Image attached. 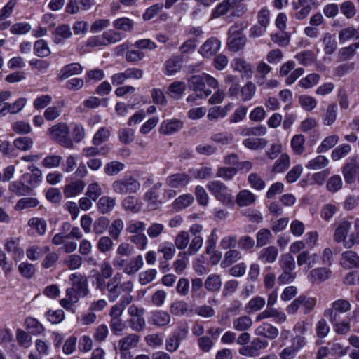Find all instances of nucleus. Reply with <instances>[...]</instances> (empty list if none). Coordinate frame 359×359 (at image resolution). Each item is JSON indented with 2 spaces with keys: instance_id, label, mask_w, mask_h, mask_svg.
<instances>
[{
  "instance_id": "30",
  "label": "nucleus",
  "mask_w": 359,
  "mask_h": 359,
  "mask_svg": "<svg viewBox=\"0 0 359 359\" xmlns=\"http://www.w3.org/2000/svg\"><path fill=\"white\" fill-rule=\"evenodd\" d=\"M144 264L143 257L139 255L130 259V261L123 269V273L128 275H133L137 273Z\"/></svg>"
},
{
  "instance_id": "61",
  "label": "nucleus",
  "mask_w": 359,
  "mask_h": 359,
  "mask_svg": "<svg viewBox=\"0 0 359 359\" xmlns=\"http://www.w3.org/2000/svg\"><path fill=\"white\" fill-rule=\"evenodd\" d=\"M34 53L39 57H47L50 54V50L47 42L43 39L37 40L34 44Z\"/></svg>"
},
{
  "instance_id": "18",
  "label": "nucleus",
  "mask_w": 359,
  "mask_h": 359,
  "mask_svg": "<svg viewBox=\"0 0 359 359\" xmlns=\"http://www.w3.org/2000/svg\"><path fill=\"white\" fill-rule=\"evenodd\" d=\"M241 0H224L212 12L213 18H219L234 8Z\"/></svg>"
},
{
  "instance_id": "21",
  "label": "nucleus",
  "mask_w": 359,
  "mask_h": 359,
  "mask_svg": "<svg viewBox=\"0 0 359 359\" xmlns=\"http://www.w3.org/2000/svg\"><path fill=\"white\" fill-rule=\"evenodd\" d=\"M340 264L345 269L358 266L359 264V256L353 251H345L341 254Z\"/></svg>"
},
{
  "instance_id": "33",
  "label": "nucleus",
  "mask_w": 359,
  "mask_h": 359,
  "mask_svg": "<svg viewBox=\"0 0 359 359\" xmlns=\"http://www.w3.org/2000/svg\"><path fill=\"white\" fill-rule=\"evenodd\" d=\"M140 341V336L136 334H129L118 341V346L121 350L135 348Z\"/></svg>"
},
{
  "instance_id": "27",
  "label": "nucleus",
  "mask_w": 359,
  "mask_h": 359,
  "mask_svg": "<svg viewBox=\"0 0 359 359\" xmlns=\"http://www.w3.org/2000/svg\"><path fill=\"white\" fill-rule=\"evenodd\" d=\"M358 171L359 164L356 161H351L347 163L343 169V175L345 182L347 184H352L354 182Z\"/></svg>"
},
{
  "instance_id": "45",
  "label": "nucleus",
  "mask_w": 359,
  "mask_h": 359,
  "mask_svg": "<svg viewBox=\"0 0 359 359\" xmlns=\"http://www.w3.org/2000/svg\"><path fill=\"white\" fill-rule=\"evenodd\" d=\"M181 69V62L179 58L168 59L164 64V72L166 75L172 76Z\"/></svg>"
},
{
  "instance_id": "14",
  "label": "nucleus",
  "mask_w": 359,
  "mask_h": 359,
  "mask_svg": "<svg viewBox=\"0 0 359 359\" xmlns=\"http://www.w3.org/2000/svg\"><path fill=\"white\" fill-rule=\"evenodd\" d=\"M332 273V271L327 268H316L309 272L308 279L311 283H320L328 280Z\"/></svg>"
},
{
  "instance_id": "42",
  "label": "nucleus",
  "mask_w": 359,
  "mask_h": 359,
  "mask_svg": "<svg viewBox=\"0 0 359 359\" xmlns=\"http://www.w3.org/2000/svg\"><path fill=\"white\" fill-rule=\"evenodd\" d=\"M328 163L329 160L327 157L323 155H318L310 160L306 164L305 167L309 170H319L325 168Z\"/></svg>"
},
{
  "instance_id": "47",
  "label": "nucleus",
  "mask_w": 359,
  "mask_h": 359,
  "mask_svg": "<svg viewBox=\"0 0 359 359\" xmlns=\"http://www.w3.org/2000/svg\"><path fill=\"white\" fill-rule=\"evenodd\" d=\"M124 168V163L119 161H113L105 164L104 172L108 176H114L123 170Z\"/></svg>"
},
{
  "instance_id": "52",
  "label": "nucleus",
  "mask_w": 359,
  "mask_h": 359,
  "mask_svg": "<svg viewBox=\"0 0 359 359\" xmlns=\"http://www.w3.org/2000/svg\"><path fill=\"white\" fill-rule=\"evenodd\" d=\"M203 244V239L201 236H196L193 237L191 243L189 245L188 250L187 252H180L179 254V257L181 255H188L190 256L194 255L196 252L201 248Z\"/></svg>"
},
{
  "instance_id": "41",
  "label": "nucleus",
  "mask_w": 359,
  "mask_h": 359,
  "mask_svg": "<svg viewBox=\"0 0 359 359\" xmlns=\"http://www.w3.org/2000/svg\"><path fill=\"white\" fill-rule=\"evenodd\" d=\"M266 301L259 296L252 298L245 305V310L248 313H254L260 311L264 307Z\"/></svg>"
},
{
  "instance_id": "13",
  "label": "nucleus",
  "mask_w": 359,
  "mask_h": 359,
  "mask_svg": "<svg viewBox=\"0 0 359 359\" xmlns=\"http://www.w3.org/2000/svg\"><path fill=\"white\" fill-rule=\"evenodd\" d=\"M269 318H273L277 323H283L286 320V316L284 312L280 311L273 307L268 306L257 316L255 320L256 321H261Z\"/></svg>"
},
{
  "instance_id": "3",
  "label": "nucleus",
  "mask_w": 359,
  "mask_h": 359,
  "mask_svg": "<svg viewBox=\"0 0 359 359\" xmlns=\"http://www.w3.org/2000/svg\"><path fill=\"white\" fill-rule=\"evenodd\" d=\"M48 133L51 140L60 146L67 149L74 147V142L69 135V128L67 123H59L55 124L49 128Z\"/></svg>"
},
{
  "instance_id": "25",
  "label": "nucleus",
  "mask_w": 359,
  "mask_h": 359,
  "mask_svg": "<svg viewBox=\"0 0 359 359\" xmlns=\"http://www.w3.org/2000/svg\"><path fill=\"white\" fill-rule=\"evenodd\" d=\"M116 205V198L104 196L100 198L97 203V208L101 214H108L111 212Z\"/></svg>"
},
{
  "instance_id": "19",
  "label": "nucleus",
  "mask_w": 359,
  "mask_h": 359,
  "mask_svg": "<svg viewBox=\"0 0 359 359\" xmlns=\"http://www.w3.org/2000/svg\"><path fill=\"white\" fill-rule=\"evenodd\" d=\"M52 34L53 42L56 44H60L71 37L72 31L69 25L62 24L57 27L52 32Z\"/></svg>"
},
{
  "instance_id": "56",
  "label": "nucleus",
  "mask_w": 359,
  "mask_h": 359,
  "mask_svg": "<svg viewBox=\"0 0 359 359\" xmlns=\"http://www.w3.org/2000/svg\"><path fill=\"white\" fill-rule=\"evenodd\" d=\"M158 251L163 254L164 259L170 260L173 258L176 250L174 244L165 242L159 245Z\"/></svg>"
},
{
  "instance_id": "35",
  "label": "nucleus",
  "mask_w": 359,
  "mask_h": 359,
  "mask_svg": "<svg viewBox=\"0 0 359 359\" xmlns=\"http://www.w3.org/2000/svg\"><path fill=\"white\" fill-rule=\"evenodd\" d=\"M323 50L326 55L333 54L337 48L335 36L330 33H326L323 39Z\"/></svg>"
},
{
  "instance_id": "32",
  "label": "nucleus",
  "mask_w": 359,
  "mask_h": 359,
  "mask_svg": "<svg viewBox=\"0 0 359 359\" xmlns=\"http://www.w3.org/2000/svg\"><path fill=\"white\" fill-rule=\"evenodd\" d=\"M305 137L302 134L294 135L291 139V148L295 155H301L305 151Z\"/></svg>"
},
{
  "instance_id": "6",
  "label": "nucleus",
  "mask_w": 359,
  "mask_h": 359,
  "mask_svg": "<svg viewBox=\"0 0 359 359\" xmlns=\"http://www.w3.org/2000/svg\"><path fill=\"white\" fill-rule=\"evenodd\" d=\"M209 191L220 202L227 205L232 201V196L228 187L221 181L213 180L208 182Z\"/></svg>"
},
{
  "instance_id": "48",
  "label": "nucleus",
  "mask_w": 359,
  "mask_h": 359,
  "mask_svg": "<svg viewBox=\"0 0 359 359\" xmlns=\"http://www.w3.org/2000/svg\"><path fill=\"white\" fill-rule=\"evenodd\" d=\"M113 26L116 29L132 32L134 29V21L128 18L123 17L115 20Z\"/></svg>"
},
{
  "instance_id": "8",
  "label": "nucleus",
  "mask_w": 359,
  "mask_h": 359,
  "mask_svg": "<svg viewBox=\"0 0 359 359\" xmlns=\"http://www.w3.org/2000/svg\"><path fill=\"white\" fill-rule=\"evenodd\" d=\"M106 288L108 292V299L109 302H115L121 294L122 292L130 293L133 290V282L127 280L121 285L107 283Z\"/></svg>"
},
{
  "instance_id": "64",
  "label": "nucleus",
  "mask_w": 359,
  "mask_h": 359,
  "mask_svg": "<svg viewBox=\"0 0 359 359\" xmlns=\"http://www.w3.org/2000/svg\"><path fill=\"white\" fill-rule=\"evenodd\" d=\"M109 136V130L105 127H102L95 133L92 139V143L95 146H99L103 142L107 141Z\"/></svg>"
},
{
  "instance_id": "22",
  "label": "nucleus",
  "mask_w": 359,
  "mask_h": 359,
  "mask_svg": "<svg viewBox=\"0 0 359 359\" xmlns=\"http://www.w3.org/2000/svg\"><path fill=\"white\" fill-rule=\"evenodd\" d=\"M231 66L234 70L241 72L243 76L249 78L252 76V65L241 57L235 58L231 62Z\"/></svg>"
},
{
  "instance_id": "5",
  "label": "nucleus",
  "mask_w": 359,
  "mask_h": 359,
  "mask_svg": "<svg viewBox=\"0 0 359 359\" xmlns=\"http://www.w3.org/2000/svg\"><path fill=\"white\" fill-rule=\"evenodd\" d=\"M351 309V304L348 300L339 299L334 301L331 307L324 311L323 316L330 322L338 321L340 318V314L348 312Z\"/></svg>"
},
{
  "instance_id": "38",
  "label": "nucleus",
  "mask_w": 359,
  "mask_h": 359,
  "mask_svg": "<svg viewBox=\"0 0 359 359\" xmlns=\"http://www.w3.org/2000/svg\"><path fill=\"white\" fill-rule=\"evenodd\" d=\"M204 286L210 292L218 291L222 286L220 276L216 273L209 275L204 283Z\"/></svg>"
},
{
  "instance_id": "11",
  "label": "nucleus",
  "mask_w": 359,
  "mask_h": 359,
  "mask_svg": "<svg viewBox=\"0 0 359 359\" xmlns=\"http://www.w3.org/2000/svg\"><path fill=\"white\" fill-rule=\"evenodd\" d=\"M221 48V41L216 37H210L200 47L198 53L205 58L215 55Z\"/></svg>"
},
{
  "instance_id": "58",
  "label": "nucleus",
  "mask_w": 359,
  "mask_h": 359,
  "mask_svg": "<svg viewBox=\"0 0 359 359\" xmlns=\"http://www.w3.org/2000/svg\"><path fill=\"white\" fill-rule=\"evenodd\" d=\"M194 201V197L189 194H183L177 198L173 203V208L177 210H182L189 206Z\"/></svg>"
},
{
  "instance_id": "54",
  "label": "nucleus",
  "mask_w": 359,
  "mask_h": 359,
  "mask_svg": "<svg viewBox=\"0 0 359 359\" xmlns=\"http://www.w3.org/2000/svg\"><path fill=\"white\" fill-rule=\"evenodd\" d=\"M102 194L103 190L101 185L98 182H94L88 185L85 195L95 201Z\"/></svg>"
},
{
  "instance_id": "43",
  "label": "nucleus",
  "mask_w": 359,
  "mask_h": 359,
  "mask_svg": "<svg viewBox=\"0 0 359 359\" xmlns=\"http://www.w3.org/2000/svg\"><path fill=\"white\" fill-rule=\"evenodd\" d=\"M8 190L16 196H21L29 194L31 189L22 182L14 181L9 184Z\"/></svg>"
},
{
  "instance_id": "50",
  "label": "nucleus",
  "mask_w": 359,
  "mask_h": 359,
  "mask_svg": "<svg viewBox=\"0 0 359 359\" xmlns=\"http://www.w3.org/2000/svg\"><path fill=\"white\" fill-rule=\"evenodd\" d=\"M28 225L35 230L39 235H43L46 231L47 224L45 219L39 217H32L28 221Z\"/></svg>"
},
{
  "instance_id": "29",
  "label": "nucleus",
  "mask_w": 359,
  "mask_h": 359,
  "mask_svg": "<svg viewBox=\"0 0 359 359\" xmlns=\"http://www.w3.org/2000/svg\"><path fill=\"white\" fill-rule=\"evenodd\" d=\"M252 318L246 315L241 316L233 320V328L238 332H245L252 326Z\"/></svg>"
},
{
  "instance_id": "63",
  "label": "nucleus",
  "mask_w": 359,
  "mask_h": 359,
  "mask_svg": "<svg viewBox=\"0 0 359 359\" xmlns=\"http://www.w3.org/2000/svg\"><path fill=\"white\" fill-rule=\"evenodd\" d=\"M355 245H359V218H357L354 222V231L348 235L345 248L349 249Z\"/></svg>"
},
{
  "instance_id": "46",
  "label": "nucleus",
  "mask_w": 359,
  "mask_h": 359,
  "mask_svg": "<svg viewBox=\"0 0 359 359\" xmlns=\"http://www.w3.org/2000/svg\"><path fill=\"white\" fill-rule=\"evenodd\" d=\"M290 165V158L287 154H282L276 160L273 168V172L276 173L286 170Z\"/></svg>"
},
{
  "instance_id": "15",
  "label": "nucleus",
  "mask_w": 359,
  "mask_h": 359,
  "mask_svg": "<svg viewBox=\"0 0 359 359\" xmlns=\"http://www.w3.org/2000/svg\"><path fill=\"white\" fill-rule=\"evenodd\" d=\"M170 315L167 311L157 310L151 313L149 323L157 327H165L170 323Z\"/></svg>"
},
{
  "instance_id": "53",
  "label": "nucleus",
  "mask_w": 359,
  "mask_h": 359,
  "mask_svg": "<svg viewBox=\"0 0 359 359\" xmlns=\"http://www.w3.org/2000/svg\"><path fill=\"white\" fill-rule=\"evenodd\" d=\"M233 136L231 133L227 132H219L211 135V140L222 145H229L232 143Z\"/></svg>"
},
{
  "instance_id": "12",
  "label": "nucleus",
  "mask_w": 359,
  "mask_h": 359,
  "mask_svg": "<svg viewBox=\"0 0 359 359\" xmlns=\"http://www.w3.org/2000/svg\"><path fill=\"white\" fill-rule=\"evenodd\" d=\"M183 125V122L180 119H167L161 123L159 133L165 135H170L180 131Z\"/></svg>"
},
{
  "instance_id": "26",
  "label": "nucleus",
  "mask_w": 359,
  "mask_h": 359,
  "mask_svg": "<svg viewBox=\"0 0 359 359\" xmlns=\"http://www.w3.org/2000/svg\"><path fill=\"white\" fill-rule=\"evenodd\" d=\"M242 257V253L239 250L235 248L229 249L224 253V259L221 262V266L222 268L229 267L241 260Z\"/></svg>"
},
{
  "instance_id": "24",
  "label": "nucleus",
  "mask_w": 359,
  "mask_h": 359,
  "mask_svg": "<svg viewBox=\"0 0 359 359\" xmlns=\"http://www.w3.org/2000/svg\"><path fill=\"white\" fill-rule=\"evenodd\" d=\"M83 67L78 62H73L64 66L60 71L58 76L60 79H66L72 76L80 74Z\"/></svg>"
},
{
  "instance_id": "62",
  "label": "nucleus",
  "mask_w": 359,
  "mask_h": 359,
  "mask_svg": "<svg viewBox=\"0 0 359 359\" xmlns=\"http://www.w3.org/2000/svg\"><path fill=\"white\" fill-rule=\"evenodd\" d=\"M16 340L20 346L29 348L32 344V339L30 334L20 328L16 330Z\"/></svg>"
},
{
  "instance_id": "59",
  "label": "nucleus",
  "mask_w": 359,
  "mask_h": 359,
  "mask_svg": "<svg viewBox=\"0 0 359 359\" xmlns=\"http://www.w3.org/2000/svg\"><path fill=\"white\" fill-rule=\"evenodd\" d=\"M320 81V76L318 74L312 73L302 78L298 85L305 89L311 88L316 86Z\"/></svg>"
},
{
  "instance_id": "44",
  "label": "nucleus",
  "mask_w": 359,
  "mask_h": 359,
  "mask_svg": "<svg viewBox=\"0 0 359 359\" xmlns=\"http://www.w3.org/2000/svg\"><path fill=\"white\" fill-rule=\"evenodd\" d=\"M268 144V141L264 138H246L243 140V144L251 149L257 150L264 148Z\"/></svg>"
},
{
  "instance_id": "31",
  "label": "nucleus",
  "mask_w": 359,
  "mask_h": 359,
  "mask_svg": "<svg viewBox=\"0 0 359 359\" xmlns=\"http://www.w3.org/2000/svg\"><path fill=\"white\" fill-rule=\"evenodd\" d=\"M231 108L232 104L230 103L225 105L224 107H212L209 109L207 117L209 120L224 118L227 115L228 112L231 109Z\"/></svg>"
},
{
  "instance_id": "36",
  "label": "nucleus",
  "mask_w": 359,
  "mask_h": 359,
  "mask_svg": "<svg viewBox=\"0 0 359 359\" xmlns=\"http://www.w3.org/2000/svg\"><path fill=\"white\" fill-rule=\"evenodd\" d=\"M187 86L182 81H175L172 83L168 89V93L170 97L178 100L186 90Z\"/></svg>"
},
{
  "instance_id": "37",
  "label": "nucleus",
  "mask_w": 359,
  "mask_h": 359,
  "mask_svg": "<svg viewBox=\"0 0 359 359\" xmlns=\"http://www.w3.org/2000/svg\"><path fill=\"white\" fill-rule=\"evenodd\" d=\"M25 325L33 335L40 334L45 330L43 325L37 319L32 317L25 319Z\"/></svg>"
},
{
  "instance_id": "34",
  "label": "nucleus",
  "mask_w": 359,
  "mask_h": 359,
  "mask_svg": "<svg viewBox=\"0 0 359 359\" xmlns=\"http://www.w3.org/2000/svg\"><path fill=\"white\" fill-rule=\"evenodd\" d=\"M318 257L316 254L310 255L308 251L301 252L297 257V262L299 266L307 264L308 268H311L316 263Z\"/></svg>"
},
{
  "instance_id": "7",
  "label": "nucleus",
  "mask_w": 359,
  "mask_h": 359,
  "mask_svg": "<svg viewBox=\"0 0 359 359\" xmlns=\"http://www.w3.org/2000/svg\"><path fill=\"white\" fill-rule=\"evenodd\" d=\"M316 304L315 298L304 295L299 296L287 308L288 313L293 314L301 309L304 314L310 313Z\"/></svg>"
},
{
  "instance_id": "2",
  "label": "nucleus",
  "mask_w": 359,
  "mask_h": 359,
  "mask_svg": "<svg viewBox=\"0 0 359 359\" xmlns=\"http://www.w3.org/2000/svg\"><path fill=\"white\" fill-rule=\"evenodd\" d=\"M145 229L146 224L139 220H130L126 226V231L131 234L130 241L140 250H144L147 245L148 240L144 233Z\"/></svg>"
},
{
  "instance_id": "49",
  "label": "nucleus",
  "mask_w": 359,
  "mask_h": 359,
  "mask_svg": "<svg viewBox=\"0 0 359 359\" xmlns=\"http://www.w3.org/2000/svg\"><path fill=\"white\" fill-rule=\"evenodd\" d=\"M339 141V137L337 135H332L326 137L321 144L317 148V153L325 152L335 146Z\"/></svg>"
},
{
  "instance_id": "60",
  "label": "nucleus",
  "mask_w": 359,
  "mask_h": 359,
  "mask_svg": "<svg viewBox=\"0 0 359 359\" xmlns=\"http://www.w3.org/2000/svg\"><path fill=\"white\" fill-rule=\"evenodd\" d=\"M163 7V3H157L148 7L142 15L143 20L148 21L153 19L162 11Z\"/></svg>"
},
{
  "instance_id": "4",
  "label": "nucleus",
  "mask_w": 359,
  "mask_h": 359,
  "mask_svg": "<svg viewBox=\"0 0 359 359\" xmlns=\"http://www.w3.org/2000/svg\"><path fill=\"white\" fill-rule=\"evenodd\" d=\"M111 187L115 194L127 195L136 193L140 189L141 184L136 178L129 175L113 182Z\"/></svg>"
},
{
  "instance_id": "39",
  "label": "nucleus",
  "mask_w": 359,
  "mask_h": 359,
  "mask_svg": "<svg viewBox=\"0 0 359 359\" xmlns=\"http://www.w3.org/2000/svg\"><path fill=\"white\" fill-rule=\"evenodd\" d=\"M337 114V106L335 104H330L322 116L323 124L325 126L332 125Z\"/></svg>"
},
{
  "instance_id": "55",
  "label": "nucleus",
  "mask_w": 359,
  "mask_h": 359,
  "mask_svg": "<svg viewBox=\"0 0 359 359\" xmlns=\"http://www.w3.org/2000/svg\"><path fill=\"white\" fill-rule=\"evenodd\" d=\"M109 233L114 240H117L123 229L124 223L123 221L117 218L113 220L111 224H109Z\"/></svg>"
},
{
  "instance_id": "9",
  "label": "nucleus",
  "mask_w": 359,
  "mask_h": 359,
  "mask_svg": "<svg viewBox=\"0 0 359 359\" xmlns=\"http://www.w3.org/2000/svg\"><path fill=\"white\" fill-rule=\"evenodd\" d=\"M188 87L198 93V97L200 98L208 97L212 93L210 90L205 89L203 74L191 76L188 79Z\"/></svg>"
},
{
  "instance_id": "51",
  "label": "nucleus",
  "mask_w": 359,
  "mask_h": 359,
  "mask_svg": "<svg viewBox=\"0 0 359 359\" xmlns=\"http://www.w3.org/2000/svg\"><path fill=\"white\" fill-rule=\"evenodd\" d=\"M121 205L124 210L131 211L134 213L138 212L140 210V205L138 203V200L133 196H126L123 200Z\"/></svg>"
},
{
  "instance_id": "20",
  "label": "nucleus",
  "mask_w": 359,
  "mask_h": 359,
  "mask_svg": "<svg viewBox=\"0 0 359 359\" xmlns=\"http://www.w3.org/2000/svg\"><path fill=\"white\" fill-rule=\"evenodd\" d=\"M256 196L248 189L240 191L236 195V203L239 207H247L256 201Z\"/></svg>"
},
{
  "instance_id": "28",
  "label": "nucleus",
  "mask_w": 359,
  "mask_h": 359,
  "mask_svg": "<svg viewBox=\"0 0 359 359\" xmlns=\"http://www.w3.org/2000/svg\"><path fill=\"white\" fill-rule=\"evenodd\" d=\"M278 250L274 246L263 248L258 255V259L264 263H273L278 257Z\"/></svg>"
},
{
  "instance_id": "57",
  "label": "nucleus",
  "mask_w": 359,
  "mask_h": 359,
  "mask_svg": "<svg viewBox=\"0 0 359 359\" xmlns=\"http://www.w3.org/2000/svg\"><path fill=\"white\" fill-rule=\"evenodd\" d=\"M279 266L282 271H294L296 266L294 257L289 253L281 255Z\"/></svg>"
},
{
  "instance_id": "10",
  "label": "nucleus",
  "mask_w": 359,
  "mask_h": 359,
  "mask_svg": "<svg viewBox=\"0 0 359 359\" xmlns=\"http://www.w3.org/2000/svg\"><path fill=\"white\" fill-rule=\"evenodd\" d=\"M334 233L333 235L334 241L337 243H343V245L345 248L346 241L348 240V233L351 227V223L345 219H342L335 224Z\"/></svg>"
},
{
  "instance_id": "40",
  "label": "nucleus",
  "mask_w": 359,
  "mask_h": 359,
  "mask_svg": "<svg viewBox=\"0 0 359 359\" xmlns=\"http://www.w3.org/2000/svg\"><path fill=\"white\" fill-rule=\"evenodd\" d=\"M50 248L48 246L39 247L33 245L27 249L26 255L29 259L35 261L39 259L43 254L48 252Z\"/></svg>"
},
{
  "instance_id": "16",
  "label": "nucleus",
  "mask_w": 359,
  "mask_h": 359,
  "mask_svg": "<svg viewBox=\"0 0 359 359\" xmlns=\"http://www.w3.org/2000/svg\"><path fill=\"white\" fill-rule=\"evenodd\" d=\"M190 177L184 172L176 173L168 176L166 178V184L175 189L186 187L190 182Z\"/></svg>"
},
{
  "instance_id": "17",
  "label": "nucleus",
  "mask_w": 359,
  "mask_h": 359,
  "mask_svg": "<svg viewBox=\"0 0 359 359\" xmlns=\"http://www.w3.org/2000/svg\"><path fill=\"white\" fill-rule=\"evenodd\" d=\"M279 334L278 330L272 325L263 323L255 330V334L269 339H276Z\"/></svg>"
},
{
  "instance_id": "23",
  "label": "nucleus",
  "mask_w": 359,
  "mask_h": 359,
  "mask_svg": "<svg viewBox=\"0 0 359 359\" xmlns=\"http://www.w3.org/2000/svg\"><path fill=\"white\" fill-rule=\"evenodd\" d=\"M86 186L83 180H78L67 184L64 188V195L66 198H71L81 194Z\"/></svg>"
},
{
  "instance_id": "1",
  "label": "nucleus",
  "mask_w": 359,
  "mask_h": 359,
  "mask_svg": "<svg viewBox=\"0 0 359 359\" xmlns=\"http://www.w3.org/2000/svg\"><path fill=\"white\" fill-rule=\"evenodd\" d=\"M71 287L65 290V298L60 299V304L66 310H70L73 304L77 303L80 298H85L90 294L88 280L86 275L74 273L69 275Z\"/></svg>"
}]
</instances>
